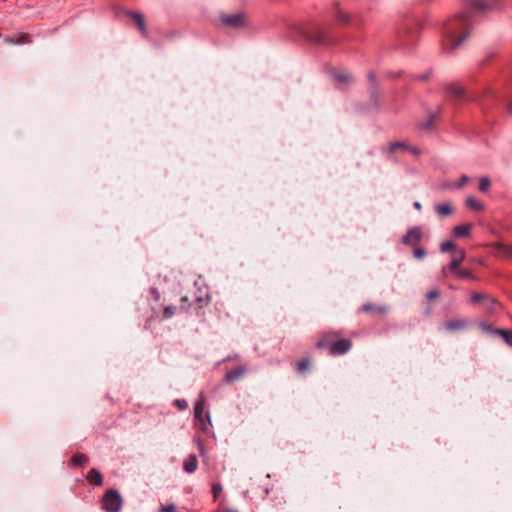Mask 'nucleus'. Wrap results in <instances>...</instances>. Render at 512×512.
Instances as JSON below:
<instances>
[{"mask_svg":"<svg viewBox=\"0 0 512 512\" xmlns=\"http://www.w3.org/2000/svg\"><path fill=\"white\" fill-rule=\"evenodd\" d=\"M473 31L472 13L462 11L448 19L442 28V44L449 51L458 48Z\"/></svg>","mask_w":512,"mask_h":512,"instance_id":"f257e3e1","label":"nucleus"},{"mask_svg":"<svg viewBox=\"0 0 512 512\" xmlns=\"http://www.w3.org/2000/svg\"><path fill=\"white\" fill-rule=\"evenodd\" d=\"M317 349L327 350L330 355L346 354L352 348V341L343 336L341 331L324 332L316 343Z\"/></svg>","mask_w":512,"mask_h":512,"instance_id":"f03ea898","label":"nucleus"},{"mask_svg":"<svg viewBox=\"0 0 512 512\" xmlns=\"http://www.w3.org/2000/svg\"><path fill=\"white\" fill-rule=\"evenodd\" d=\"M194 420L195 425L202 432H207L209 426H211V418L209 411L206 410V401L201 394L194 406Z\"/></svg>","mask_w":512,"mask_h":512,"instance_id":"7ed1b4c3","label":"nucleus"},{"mask_svg":"<svg viewBox=\"0 0 512 512\" xmlns=\"http://www.w3.org/2000/svg\"><path fill=\"white\" fill-rule=\"evenodd\" d=\"M123 499L120 493L115 489H108L101 501V507L105 512H120Z\"/></svg>","mask_w":512,"mask_h":512,"instance_id":"20e7f679","label":"nucleus"},{"mask_svg":"<svg viewBox=\"0 0 512 512\" xmlns=\"http://www.w3.org/2000/svg\"><path fill=\"white\" fill-rule=\"evenodd\" d=\"M447 92L449 100L455 105L478 101L475 95L468 94L461 86L457 84H448Z\"/></svg>","mask_w":512,"mask_h":512,"instance_id":"39448f33","label":"nucleus"},{"mask_svg":"<svg viewBox=\"0 0 512 512\" xmlns=\"http://www.w3.org/2000/svg\"><path fill=\"white\" fill-rule=\"evenodd\" d=\"M302 34L307 40L317 45L329 46L334 43L333 39L328 36L327 32L319 27H313L309 30L303 31Z\"/></svg>","mask_w":512,"mask_h":512,"instance_id":"423d86ee","label":"nucleus"},{"mask_svg":"<svg viewBox=\"0 0 512 512\" xmlns=\"http://www.w3.org/2000/svg\"><path fill=\"white\" fill-rule=\"evenodd\" d=\"M221 22L229 28H241L245 25V16L242 13L221 14Z\"/></svg>","mask_w":512,"mask_h":512,"instance_id":"0eeeda50","label":"nucleus"},{"mask_svg":"<svg viewBox=\"0 0 512 512\" xmlns=\"http://www.w3.org/2000/svg\"><path fill=\"white\" fill-rule=\"evenodd\" d=\"M499 0H469L470 8L477 12H488L498 6Z\"/></svg>","mask_w":512,"mask_h":512,"instance_id":"6e6552de","label":"nucleus"},{"mask_svg":"<svg viewBox=\"0 0 512 512\" xmlns=\"http://www.w3.org/2000/svg\"><path fill=\"white\" fill-rule=\"evenodd\" d=\"M422 239V230L420 227H413L403 236V243L408 246H417Z\"/></svg>","mask_w":512,"mask_h":512,"instance_id":"1a4fd4ad","label":"nucleus"},{"mask_svg":"<svg viewBox=\"0 0 512 512\" xmlns=\"http://www.w3.org/2000/svg\"><path fill=\"white\" fill-rule=\"evenodd\" d=\"M247 368L244 365L237 366L236 368L228 371L224 376V382L227 384L234 383L244 377Z\"/></svg>","mask_w":512,"mask_h":512,"instance_id":"9d476101","label":"nucleus"},{"mask_svg":"<svg viewBox=\"0 0 512 512\" xmlns=\"http://www.w3.org/2000/svg\"><path fill=\"white\" fill-rule=\"evenodd\" d=\"M483 307L487 315L496 314L502 309L501 303L491 295L487 296V299L483 302Z\"/></svg>","mask_w":512,"mask_h":512,"instance_id":"9b49d317","label":"nucleus"},{"mask_svg":"<svg viewBox=\"0 0 512 512\" xmlns=\"http://www.w3.org/2000/svg\"><path fill=\"white\" fill-rule=\"evenodd\" d=\"M127 15L136 24V26H137L138 30L141 32V34L146 36L148 34V31L146 28V22H145L143 14L138 13V12H128Z\"/></svg>","mask_w":512,"mask_h":512,"instance_id":"f8f14e48","label":"nucleus"},{"mask_svg":"<svg viewBox=\"0 0 512 512\" xmlns=\"http://www.w3.org/2000/svg\"><path fill=\"white\" fill-rule=\"evenodd\" d=\"M466 252L463 248L457 249L451 259L450 264L448 265V269L450 271H456L457 268L462 264V262L465 260Z\"/></svg>","mask_w":512,"mask_h":512,"instance_id":"ddd939ff","label":"nucleus"},{"mask_svg":"<svg viewBox=\"0 0 512 512\" xmlns=\"http://www.w3.org/2000/svg\"><path fill=\"white\" fill-rule=\"evenodd\" d=\"M468 326V321L465 319H452L444 324L445 330L449 332H456L460 330H464Z\"/></svg>","mask_w":512,"mask_h":512,"instance_id":"4468645a","label":"nucleus"},{"mask_svg":"<svg viewBox=\"0 0 512 512\" xmlns=\"http://www.w3.org/2000/svg\"><path fill=\"white\" fill-rule=\"evenodd\" d=\"M380 104H381V100H380V96L377 92L376 87H371L370 88V97L367 102V110L369 112L376 111L380 107Z\"/></svg>","mask_w":512,"mask_h":512,"instance_id":"2eb2a0df","label":"nucleus"},{"mask_svg":"<svg viewBox=\"0 0 512 512\" xmlns=\"http://www.w3.org/2000/svg\"><path fill=\"white\" fill-rule=\"evenodd\" d=\"M398 149H403L415 156H418L421 153L417 147L409 146L404 142H394V143H391L389 146V151L392 153Z\"/></svg>","mask_w":512,"mask_h":512,"instance_id":"dca6fc26","label":"nucleus"},{"mask_svg":"<svg viewBox=\"0 0 512 512\" xmlns=\"http://www.w3.org/2000/svg\"><path fill=\"white\" fill-rule=\"evenodd\" d=\"M86 480L88 481V483L94 486H101L103 484V476L101 472L96 468H92L89 470L86 476Z\"/></svg>","mask_w":512,"mask_h":512,"instance_id":"f3484780","label":"nucleus"},{"mask_svg":"<svg viewBox=\"0 0 512 512\" xmlns=\"http://www.w3.org/2000/svg\"><path fill=\"white\" fill-rule=\"evenodd\" d=\"M473 225L471 223L457 225L453 228V235L457 238L469 237L472 231Z\"/></svg>","mask_w":512,"mask_h":512,"instance_id":"a211bd4d","label":"nucleus"},{"mask_svg":"<svg viewBox=\"0 0 512 512\" xmlns=\"http://www.w3.org/2000/svg\"><path fill=\"white\" fill-rule=\"evenodd\" d=\"M387 308L384 306H377L373 303H366L359 309L360 313H372V314H385Z\"/></svg>","mask_w":512,"mask_h":512,"instance_id":"6ab92c4d","label":"nucleus"},{"mask_svg":"<svg viewBox=\"0 0 512 512\" xmlns=\"http://www.w3.org/2000/svg\"><path fill=\"white\" fill-rule=\"evenodd\" d=\"M4 42L7 44H12V45H15V44L21 45V44L30 43L31 39H30L29 34L22 33V34H19L16 36H8L4 39Z\"/></svg>","mask_w":512,"mask_h":512,"instance_id":"aec40b11","label":"nucleus"},{"mask_svg":"<svg viewBox=\"0 0 512 512\" xmlns=\"http://www.w3.org/2000/svg\"><path fill=\"white\" fill-rule=\"evenodd\" d=\"M198 459L195 454H190L187 459L183 462V469L185 472L191 474L197 470Z\"/></svg>","mask_w":512,"mask_h":512,"instance_id":"412c9836","label":"nucleus"},{"mask_svg":"<svg viewBox=\"0 0 512 512\" xmlns=\"http://www.w3.org/2000/svg\"><path fill=\"white\" fill-rule=\"evenodd\" d=\"M334 79L343 84H349L353 81V76L346 71H337L334 73Z\"/></svg>","mask_w":512,"mask_h":512,"instance_id":"4be33fe9","label":"nucleus"},{"mask_svg":"<svg viewBox=\"0 0 512 512\" xmlns=\"http://www.w3.org/2000/svg\"><path fill=\"white\" fill-rule=\"evenodd\" d=\"M88 462V456L82 453H77L73 455V457L71 458V463L75 466L85 467L88 464Z\"/></svg>","mask_w":512,"mask_h":512,"instance_id":"5701e85b","label":"nucleus"},{"mask_svg":"<svg viewBox=\"0 0 512 512\" xmlns=\"http://www.w3.org/2000/svg\"><path fill=\"white\" fill-rule=\"evenodd\" d=\"M494 248L497 250L498 254L512 257V245H505L502 243H495Z\"/></svg>","mask_w":512,"mask_h":512,"instance_id":"b1692460","label":"nucleus"},{"mask_svg":"<svg viewBox=\"0 0 512 512\" xmlns=\"http://www.w3.org/2000/svg\"><path fill=\"white\" fill-rule=\"evenodd\" d=\"M435 210L440 216H448L452 213V207L449 203L439 204L435 207Z\"/></svg>","mask_w":512,"mask_h":512,"instance_id":"393cba45","label":"nucleus"},{"mask_svg":"<svg viewBox=\"0 0 512 512\" xmlns=\"http://www.w3.org/2000/svg\"><path fill=\"white\" fill-rule=\"evenodd\" d=\"M488 295L489 294H487V293H476V292L471 293L470 302L472 304H482L483 305V302H485Z\"/></svg>","mask_w":512,"mask_h":512,"instance_id":"a878e982","label":"nucleus"},{"mask_svg":"<svg viewBox=\"0 0 512 512\" xmlns=\"http://www.w3.org/2000/svg\"><path fill=\"white\" fill-rule=\"evenodd\" d=\"M496 335L501 336L507 345L512 347V331L506 329H500L496 331Z\"/></svg>","mask_w":512,"mask_h":512,"instance_id":"bb28decb","label":"nucleus"},{"mask_svg":"<svg viewBox=\"0 0 512 512\" xmlns=\"http://www.w3.org/2000/svg\"><path fill=\"white\" fill-rule=\"evenodd\" d=\"M178 313H182V311H179V307L178 306L169 305V306H166L164 308L163 317L165 319H168V318H171L172 316H174L175 314H178Z\"/></svg>","mask_w":512,"mask_h":512,"instance_id":"cd10ccee","label":"nucleus"},{"mask_svg":"<svg viewBox=\"0 0 512 512\" xmlns=\"http://www.w3.org/2000/svg\"><path fill=\"white\" fill-rule=\"evenodd\" d=\"M466 205L467 207L476 211H480L483 209V204L473 197H469L466 199Z\"/></svg>","mask_w":512,"mask_h":512,"instance_id":"c85d7f7f","label":"nucleus"},{"mask_svg":"<svg viewBox=\"0 0 512 512\" xmlns=\"http://www.w3.org/2000/svg\"><path fill=\"white\" fill-rule=\"evenodd\" d=\"M458 248L456 247V244L453 243L452 241H444L441 243L440 245V250L441 252L445 253V252H451V251H456Z\"/></svg>","mask_w":512,"mask_h":512,"instance_id":"c756f323","label":"nucleus"},{"mask_svg":"<svg viewBox=\"0 0 512 512\" xmlns=\"http://www.w3.org/2000/svg\"><path fill=\"white\" fill-rule=\"evenodd\" d=\"M311 361L309 358H303L297 363V371L299 373H304L310 367Z\"/></svg>","mask_w":512,"mask_h":512,"instance_id":"7c9ffc66","label":"nucleus"},{"mask_svg":"<svg viewBox=\"0 0 512 512\" xmlns=\"http://www.w3.org/2000/svg\"><path fill=\"white\" fill-rule=\"evenodd\" d=\"M451 272L454 273L455 276L459 279H464V278L473 279L474 278L473 275L471 274V272L466 269L457 268L456 271H451Z\"/></svg>","mask_w":512,"mask_h":512,"instance_id":"2f4dec72","label":"nucleus"},{"mask_svg":"<svg viewBox=\"0 0 512 512\" xmlns=\"http://www.w3.org/2000/svg\"><path fill=\"white\" fill-rule=\"evenodd\" d=\"M190 306H191V300L189 299V297L186 295L181 296L180 305L178 306L179 311L186 312L189 310Z\"/></svg>","mask_w":512,"mask_h":512,"instance_id":"473e14b6","label":"nucleus"},{"mask_svg":"<svg viewBox=\"0 0 512 512\" xmlns=\"http://www.w3.org/2000/svg\"><path fill=\"white\" fill-rule=\"evenodd\" d=\"M491 182L488 177H481L479 180V190L481 192H487L490 188Z\"/></svg>","mask_w":512,"mask_h":512,"instance_id":"72a5a7b5","label":"nucleus"},{"mask_svg":"<svg viewBox=\"0 0 512 512\" xmlns=\"http://www.w3.org/2000/svg\"><path fill=\"white\" fill-rule=\"evenodd\" d=\"M336 19H337V21H339L342 24H348V23H350V20H351L350 16L340 9L337 12Z\"/></svg>","mask_w":512,"mask_h":512,"instance_id":"f704fd0d","label":"nucleus"},{"mask_svg":"<svg viewBox=\"0 0 512 512\" xmlns=\"http://www.w3.org/2000/svg\"><path fill=\"white\" fill-rule=\"evenodd\" d=\"M479 327L482 331H484L486 333L493 334V335H496V331L500 330V328H494L491 325L484 323V322L479 323Z\"/></svg>","mask_w":512,"mask_h":512,"instance_id":"c9c22d12","label":"nucleus"},{"mask_svg":"<svg viewBox=\"0 0 512 512\" xmlns=\"http://www.w3.org/2000/svg\"><path fill=\"white\" fill-rule=\"evenodd\" d=\"M415 40H416L415 33L414 32H409L407 34V37H404L402 41H403L404 45L410 46V45H413L415 43Z\"/></svg>","mask_w":512,"mask_h":512,"instance_id":"e433bc0d","label":"nucleus"},{"mask_svg":"<svg viewBox=\"0 0 512 512\" xmlns=\"http://www.w3.org/2000/svg\"><path fill=\"white\" fill-rule=\"evenodd\" d=\"M221 492H222V485L220 483H213L212 484V494H213L214 500H217V498L219 497Z\"/></svg>","mask_w":512,"mask_h":512,"instance_id":"4c0bfd02","label":"nucleus"},{"mask_svg":"<svg viewBox=\"0 0 512 512\" xmlns=\"http://www.w3.org/2000/svg\"><path fill=\"white\" fill-rule=\"evenodd\" d=\"M413 254L416 258L422 259L426 255V250L424 248L416 247L414 248Z\"/></svg>","mask_w":512,"mask_h":512,"instance_id":"58836bf2","label":"nucleus"},{"mask_svg":"<svg viewBox=\"0 0 512 512\" xmlns=\"http://www.w3.org/2000/svg\"><path fill=\"white\" fill-rule=\"evenodd\" d=\"M439 296H440V292L437 289L430 290L426 294V298L428 301H433V300L437 299Z\"/></svg>","mask_w":512,"mask_h":512,"instance_id":"ea45409f","label":"nucleus"},{"mask_svg":"<svg viewBox=\"0 0 512 512\" xmlns=\"http://www.w3.org/2000/svg\"><path fill=\"white\" fill-rule=\"evenodd\" d=\"M174 404L180 410H185L188 407V403L184 399H177L175 400Z\"/></svg>","mask_w":512,"mask_h":512,"instance_id":"a19ab883","label":"nucleus"},{"mask_svg":"<svg viewBox=\"0 0 512 512\" xmlns=\"http://www.w3.org/2000/svg\"><path fill=\"white\" fill-rule=\"evenodd\" d=\"M159 512H176V506L174 504H168L165 506H161Z\"/></svg>","mask_w":512,"mask_h":512,"instance_id":"79ce46f5","label":"nucleus"},{"mask_svg":"<svg viewBox=\"0 0 512 512\" xmlns=\"http://www.w3.org/2000/svg\"><path fill=\"white\" fill-rule=\"evenodd\" d=\"M208 297H195V301L199 303V307H203V305H207L208 304Z\"/></svg>","mask_w":512,"mask_h":512,"instance_id":"37998d69","label":"nucleus"},{"mask_svg":"<svg viewBox=\"0 0 512 512\" xmlns=\"http://www.w3.org/2000/svg\"><path fill=\"white\" fill-rule=\"evenodd\" d=\"M436 115H430L429 116V122L427 123V126L425 128H429V126L431 125H436L437 124V121H436Z\"/></svg>","mask_w":512,"mask_h":512,"instance_id":"c03bdc74","label":"nucleus"},{"mask_svg":"<svg viewBox=\"0 0 512 512\" xmlns=\"http://www.w3.org/2000/svg\"><path fill=\"white\" fill-rule=\"evenodd\" d=\"M368 80L373 84L372 87H375L376 79H375V75L373 72L368 73Z\"/></svg>","mask_w":512,"mask_h":512,"instance_id":"a18cd8bd","label":"nucleus"},{"mask_svg":"<svg viewBox=\"0 0 512 512\" xmlns=\"http://www.w3.org/2000/svg\"><path fill=\"white\" fill-rule=\"evenodd\" d=\"M151 293L154 295V298H155L156 300H159V298H160V294H159V292L157 291V289H156V288H152V289H151Z\"/></svg>","mask_w":512,"mask_h":512,"instance_id":"49530a36","label":"nucleus"},{"mask_svg":"<svg viewBox=\"0 0 512 512\" xmlns=\"http://www.w3.org/2000/svg\"><path fill=\"white\" fill-rule=\"evenodd\" d=\"M507 110L510 114H512V99L507 103Z\"/></svg>","mask_w":512,"mask_h":512,"instance_id":"de8ad7c7","label":"nucleus"},{"mask_svg":"<svg viewBox=\"0 0 512 512\" xmlns=\"http://www.w3.org/2000/svg\"><path fill=\"white\" fill-rule=\"evenodd\" d=\"M414 208L417 209V210H420L421 209V204L419 202H414L413 204Z\"/></svg>","mask_w":512,"mask_h":512,"instance_id":"09e8293b","label":"nucleus"},{"mask_svg":"<svg viewBox=\"0 0 512 512\" xmlns=\"http://www.w3.org/2000/svg\"><path fill=\"white\" fill-rule=\"evenodd\" d=\"M485 94H493V91L490 88L485 89Z\"/></svg>","mask_w":512,"mask_h":512,"instance_id":"8fccbe9b","label":"nucleus"},{"mask_svg":"<svg viewBox=\"0 0 512 512\" xmlns=\"http://www.w3.org/2000/svg\"><path fill=\"white\" fill-rule=\"evenodd\" d=\"M200 454L204 455V449H203V446L201 444H200Z\"/></svg>","mask_w":512,"mask_h":512,"instance_id":"3c124183","label":"nucleus"},{"mask_svg":"<svg viewBox=\"0 0 512 512\" xmlns=\"http://www.w3.org/2000/svg\"><path fill=\"white\" fill-rule=\"evenodd\" d=\"M225 512H238V511L235 509H226Z\"/></svg>","mask_w":512,"mask_h":512,"instance_id":"603ef678","label":"nucleus"},{"mask_svg":"<svg viewBox=\"0 0 512 512\" xmlns=\"http://www.w3.org/2000/svg\"><path fill=\"white\" fill-rule=\"evenodd\" d=\"M467 180H468V178H467L466 176H463V177H462V181H463V182H466Z\"/></svg>","mask_w":512,"mask_h":512,"instance_id":"864d4df0","label":"nucleus"}]
</instances>
